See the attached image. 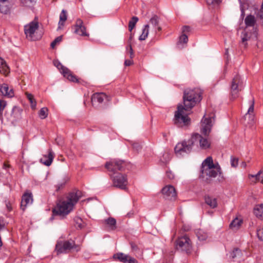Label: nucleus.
I'll return each instance as SVG.
<instances>
[{"instance_id":"nucleus-1","label":"nucleus","mask_w":263,"mask_h":263,"mask_svg":"<svg viewBox=\"0 0 263 263\" xmlns=\"http://www.w3.org/2000/svg\"><path fill=\"white\" fill-rule=\"evenodd\" d=\"M183 103L184 106L178 105L175 112L174 124L178 127L187 126L190 123V119L185 113L193 107L197 102L201 100V91L198 88L186 89L184 91Z\"/></svg>"},{"instance_id":"nucleus-2","label":"nucleus","mask_w":263,"mask_h":263,"mask_svg":"<svg viewBox=\"0 0 263 263\" xmlns=\"http://www.w3.org/2000/svg\"><path fill=\"white\" fill-rule=\"evenodd\" d=\"M82 196V192L79 190L69 193L66 200L61 201L57 204L56 208L53 210V214L58 215H67Z\"/></svg>"},{"instance_id":"nucleus-3","label":"nucleus","mask_w":263,"mask_h":263,"mask_svg":"<svg viewBox=\"0 0 263 263\" xmlns=\"http://www.w3.org/2000/svg\"><path fill=\"white\" fill-rule=\"evenodd\" d=\"M221 168L218 163L214 164L212 158L209 157L206 158L202 163L201 175L202 178L205 177L209 178H215L218 174H220Z\"/></svg>"},{"instance_id":"nucleus-4","label":"nucleus","mask_w":263,"mask_h":263,"mask_svg":"<svg viewBox=\"0 0 263 263\" xmlns=\"http://www.w3.org/2000/svg\"><path fill=\"white\" fill-rule=\"evenodd\" d=\"M194 145V141L192 136L188 140H184L178 143L175 147V152L177 156H184L192 151L193 146Z\"/></svg>"},{"instance_id":"nucleus-5","label":"nucleus","mask_w":263,"mask_h":263,"mask_svg":"<svg viewBox=\"0 0 263 263\" xmlns=\"http://www.w3.org/2000/svg\"><path fill=\"white\" fill-rule=\"evenodd\" d=\"M72 249L75 250L76 251H78L80 250V247L76 245L73 240L59 241L55 246L57 254L67 253Z\"/></svg>"},{"instance_id":"nucleus-6","label":"nucleus","mask_w":263,"mask_h":263,"mask_svg":"<svg viewBox=\"0 0 263 263\" xmlns=\"http://www.w3.org/2000/svg\"><path fill=\"white\" fill-rule=\"evenodd\" d=\"M242 87V81L239 75H236L233 79L230 86V95L231 99H235L238 97L240 91Z\"/></svg>"},{"instance_id":"nucleus-7","label":"nucleus","mask_w":263,"mask_h":263,"mask_svg":"<svg viewBox=\"0 0 263 263\" xmlns=\"http://www.w3.org/2000/svg\"><path fill=\"white\" fill-rule=\"evenodd\" d=\"M176 242L177 250L185 252L186 254H190L191 252L192 249L191 241L186 235L179 238Z\"/></svg>"},{"instance_id":"nucleus-8","label":"nucleus","mask_w":263,"mask_h":263,"mask_svg":"<svg viewBox=\"0 0 263 263\" xmlns=\"http://www.w3.org/2000/svg\"><path fill=\"white\" fill-rule=\"evenodd\" d=\"M111 178L114 186L121 190H126L128 180L126 175L118 173Z\"/></svg>"},{"instance_id":"nucleus-9","label":"nucleus","mask_w":263,"mask_h":263,"mask_svg":"<svg viewBox=\"0 0 263 263\" xmlns=\"http://www.w3.org/2000/svg\"><path fill=\"white\" fill-rule=\"evenodd\" d=\"M126 163L122 160H114L106 162L105 167L109 171L115 173L116 170L123 171L125 170Z\"/></svg>"},{"instance_id":"nucleus-10","label":"nucleus","mask_w":263,"mask_h":263,"mask_svg":"<svg viewBox=\"0 0 263 263\" xmlns=\"http://www.w3.org/2000/svg\"><path fill=\"white\" fill-rule=\"evenodd\" d=\"M54 65L57 67L63 76L71 82H77L78 79L66 67L64 66L58 60H54Z\"/></svg>"},{"instance_id":"nucleus-11","label":"nucleus","mask_w":263,"mask_h":263,"mask_svg":"<svg viewBox=\"0 0 263 263\" xmlns=\"http://www.w3.org/2000/svg\"><path fill=\"white\" fill-rule=\"evenodd\" d=\"M192 137L195 145L199 144L201 148L206 149L210 147L211 143L206 137H203L197 133L193 134Z\"/></svg>"},{"instance_id":"nucleus-12","label":"nucleus","mask_w":263,"mask_h":263,"mask_svg":"<svg viewBox=\"0 0 263 263\" xmlns=\"http://www.w3.org/2000/svg\"><path fill=\"white\" fill-rule=\"evenodd\" d=\"M163 197L168 200H175L177 197V193L175 187L171 185L164 186L161 190Z\"/></svg>"},{"instance_id":"nucleus-13","label":"nucleus","mask_w":263,"mask_h":263,"mask_svg":"<svg viewBox=\"0 0 263 263\" xmlns=\"http://www.w3.org/2000/svg\"><path fill=\"white\" fill-rule=\"evenodd\" d=\"M39 28V24L37 22L32 21L24 27V31L27 37L30 40H34L33 34Z\"/></svg>"},{"instance_id":"nucleus-14","label":"nucleus","mask_w":263,"mask_h":263,"mask_svg":"<svg viewBox=\"0 0 263 263\" xmlns=\"http://www.w3.org/2000/svg\"><path fill=\"white\" fill-rule=\"evenodd\" d=\"M212 118H203L201 123V133L205 137L208 136L211 132V127L212 126Z\"/></svg>"},{"instance_id":"nucleus-15","label":"nucleus","mask_w":263,"mask_h":263,"mask_svg":"<svg viewBox=\"0 0 263 263\" xmlns=\"http://www.w3.org/2000/svg\"><path fill=\"white\" fill-rule=\"evenodd\" d=\"M74 32L75 33L81 36H88L86 32V28L83 25V22L80 18L77 20L76 24L74 26Z\"/></svg>"},{"instance_id":"nucleus-16","label":"nucleus","mask_w":263,"mask_h":263,"mask_svg":"<svg viewBox=\"0 0 263 263\" xmlns=\"http://www.w3.org/2000/svg\"><path fill=\"white\" fill-rule=\"evenodd\" d=\"M113 257L123 263H138L136 259L123 253H116Z\"/></svg>"},{"instance_id":"nucleus-17","label":"nucleus","mask_w":263,"mask_h":263,"mask_svg":"<svg viewBox=\"0 0 263 263\" xmlns=\"http://www.w3.org/2000/svg\"><path fill=\"white\" fill-rule=\"evenodd\" d=\"M104 99L107 101L110 100V98L104 93H96L91 97V102L93 104L97 103H101Z\"/></svg>"},{"instance_id":"nucleus-18","label":"nucleus","mask_w":263,"mask_h":263,"mask_svg":"<svg viewBox=\"0 0 263 263\" xmlns=\"http://www.w3.org/2000/svg\"><path fill=\"white\" fill-rule=\"evenodd\" d=\"M33 201V198L31 193H25L22 198V201L21 204V209L24 211L26 207L29 204H31Z\"/></svg>"},{"instance_id":"nucleus-19","label":"nucleus","mask_w":263,"mask_h":263,"mask_svg":"<svg viewBox=\"0 0 263 263\" xmlns=\"http://www.w3.org/2000/svg\"><path fill=\"white\" fill-rule=\"evenodd\" d=\"M245 23L246 28L251 27H253L254 33L256 31V20L254 16L252 15H249L247 16L245 20Z\"/></svg>"},{"instance_id":"nucleus-20","label":"nucleus","mask_w":263,"mask_h":263,"mask_svg":"<svg viewBox=\"0 0 263 263\" xmlns=\"http://www.w3.org/2000/svg\"><path fill=\"white\" fill-rule=\"evenodd\" d=\"M0 91L4 96L12 98L14 96V92L12 89H9L7 84H0Z\"/></svg>"},{"instance_id":"nucleus-21","label":"nucleus","mask_w":263,"mask_h":263,"mask_svg":"<svg viewBox=\"0 0 263 263\" xmlns=\"http://www.w3.org/2000/svg\"><path fill=\"white\" fill-rule=\"evenodd\" d=\"M54 158L53 153L51 149H49L48 154L44 155L41 158L40 161L46 166L51 165Z\"/></svg>"},{"instance_id":"nucleus-22","label":"nucleus","mask_w":263,"mask_h":263,"mask_svg":"<svg viewBox=\"0 0 263 263\" xmlns=\"http://www.w3.org/2000/svg\"><path fill=\"white\" fill-rule=\"evenodd\" d=\"M254 100L252 99L251 101V105L249 108L247 113L245 115L244 118L245 120L248 118V122L251 123L254 120Z\"/></svg>"},{"instance_id":"nucleus-23","label":"nucleus","mask_w":263,"mask_h":263,"mask_svg":"<svg viewBox=\"0 0 263 263\" xmlns=\"http://www.w3.org/2000/svg\"><path fill=\"white\" fill-rule=\"evenodd\" d=\"M22 109L17 106H14L11 112V121L16 122L21 118Z\"/></svg>"},{"instance_id":"nucleus-24","label":"nucleus","mask_w":263,"mask_h":263,"mask_svg":"<svg viewBox=\"0 0 263 263\" xmlns=\"http://www.w3.org/2000/svg\"><path fill=\"white\" fill-rule=\"evenodd\" d=\"M9 72V67L7 65L5 61L2 58H0V73L7 76Z\"/></svg>"},{"instance_id":"nucleus-25","label":"nucleus","mask_w":263,"mask_h":263,"mask_svg":"<svg viewBox=\"0 0 263 263\" xmlns=\"http://www.w3.org/2000/svg\"><path fill=\"white\" fill-rule=\"evenodd\" d=\"M205 203L211 208H215L217 206V199L215 198L206 196L204 198Z\"/></svg>"},{"instance_id":"nucleus-26","label":"nucleus","mask_w":263,"mask_h":263,"mask_svg":"<svg viewBox=\"0 0 263 263\" xmlns=\"http://www.w3.org/2000/svg\"><path fill=\"white\" fill-rule=\"evenodd\" d=\"M254 214L257 217L263 219V204L255 205L254 208Z\"/></svg>"},{"instance_id":"nucleus-27","label":"nucleus","mask_w":263,"mask_h":263,"mask_svg":"<svg viewBox=\"0 0 263 263\" xmlns=\"http://www.w3.org/2000/svg\"><path fill=\"white\" fill-rule=\"evenodd\" d=\"M242 252L238 248H235L231 253V257L236 261H240L241 258Z\"/></svg>"},{"instance_id":"nucleus-28","label":"nucleus","mask_w":263,"mask_h":263,"mask_svg":"<svg viewBox=\"0 0 263 263\" xmlns=\"http://www.w3.org/2000/svg\"><path fill=\"white\" fill-rule=\"evenodd\" d=\"M159 17L156 15H154L149 20V22L159 31L161 30V27L159 26Z\"/></svg>"},{"instance_id":"nucleus-29","label":"nucleus","mask_w":263,"mask_h":263,"mask_svg":"<svg viewBox=\"0 0 263 263\" xmlns=\"http://www.w3.org/2000/svg\"><path fill=\"white\" fill-rule=\"evenodd\" d=\"M242 222L241 219L236 218L230 224V227L232 229L237 230Z\"/></svg>"},{"instance_id":"nucleus-30","label":"nucleus","mask_w":263,"mask_h":263,"mask_svg":"<svg viewBox=\"0 0 263 263\" xmlns=\"http://www.w3.org/2000/svg\"><path fill=\"white\" fill-rule=\"evenodd\" d=\"M249 178H254L255 179V182L256 181H260L261 183L263 184V171H260L258 172V173L256 175H249Z\"/></svg>"},{"instance_id":"nucleus-31","label":"nucleus","mask_w":263,"mask_h":263,"mask_svg":"<svg viewBox=\"0 0 263 263\" xmlns=\"http://www.w3.org/2000/svg\"><path fill=\"white\" fill-rule=\"evenodd\" d=\"M25 95L30 103L31 108L32 109H35L36 107V103L34 99L33 96L28 92H26L25 93Z\"/></svg>"},{"instance_id":"nucleus-32","label":"nucleus","mask_w":263,"mask_h":263,"mask_svg":"<svg viewBox=\"0 0 263 263\" xmlns=\"http://www.w3.org/2000/svg\"><path fill=\"white\" fill-rule=\"evenodd\" d=\"M148 29L149 25L147 24L144 26V28L142 30V33L139 36V40L140 41H143L146 39L148 34Z\"/></svg>"},{"instance_id":"nucleus-33","label":"nucleus","mask_w":263,"mask_h":263,"mask_svg":"<svg viewBox=\"0 0 263 263\" xmlns=\"http://www.w3.org/2000/svg\"><path fill=\"white\" fill-rule=\"evenodd\" d=\"M75 226L79 229H82L85 226V223L83 222L82 218L76 217L74 219Z\"/></svg>"},{"instance_id":"nucleus-34","label":"nucleus","mask_w":263,"mask_h":263,"mask_svg":"<svg viewBox=\"0 0 263 263\" xmlns=\"http://www.w3.org/2000/svg\"><path fill=\"white\" fill-rule=\"evenodd\" d=\"M67 20L66 11L63 10L60 15V21L59 22V28H60V26L64 25V22Z\"/></svg>"},{"instance_id":"nucleus-35","label":"nucleus","mask_w":263,"mask_h":263,"mask_svg":"<svg viewBox=\"0 0 263 263\" xmlns=\"http://www.w3.org/2000/svg\"><path fill=\"white\" fill-rule=\"evenodd\" d=\"M197 236L199 240H205L208 237V234L202 230H199L196 232Z\"/></svg>"},{"instance_id":"nucleus-36","label":"nucleus","mask_w":263,"mask_h":263,"mask_svg":"<svg viewBox=\"0 0 263 263\" xmlns=\"http://www.w3.org/2000/svg\"><path fill=\"white\" fill-rule=\"evenodd\" d=\"M138 18L136 16L132 17L131 20L128 23V29L129 31H132L134 28L135 27L136 23L138 21Z\"/></svg>"},{"instance_id":"nucleus-37","label":"nucleus","mask_w":263,"mask_h":263,"mask_svg":"<svg viewBox=\"0 0 263 263\" xmlns=\"http://www.w3.org/2000/svg\"><path fill=\"white\" fill-rule=\"evenodd\" d=\"M106 223L110 227L111 230L116 229V220L114 218H109L105 220Z\"/></svg>"},{"instance_id":"nucleus-38","label":"nucleus","mask_w":263,"mask_h":263,"mask_svg":"<svg viewBox=\"0 0 263 263\" xmlns=\"http://www.w3.org/2000/svg\"><path fill=\"white\" fill-rule=\"evenodd\" d=\"M250 38H251V35L249 33H248L246 32H245L243 33V35L241 38V42H242V44H243L244 45V47L245 48L247 47V41H248L249 40H250Z\"/></svg>"},{"instance_id":"nucleus-39","label":"nucleus","mask_w":263,"mask_h":263,"mask_svg":"<svg viewBox=\"0 0 263 263\" xmlns=\"http://www.w3.org/2000/svg\"><path fill=\"white\" fill-rule=\"evenodd\" d=\"M48 109L47 107H43L39 111V117L42 119H45L48 116Z\"/></svg>"},{"instance_id":"nucleus-40","label":"nucleus","mask_w":263,"mask_h":263,"mask_svg":"<svg viewBox=\"0 0 263 263\" xmlns=\"http://www.w3.org/2000/svg\"><path fill=\"white\" fill-rule=\"evenodd\" d=\"M257 235L259 239L263 241V226L257 230Z\"/></svg>"},{"instance_id":"nucleus-41","label":"nucleus","mask_w":263,"mask_h":263,"mask_svg":"<svg viewBox=\"0 0 263 263\" xmlns=\"http://www.w3.org/2000/svg\"><path fill=\"white\" fill-rule=\"evenodd\" d=\"M62 36H60L56 37L54 40L51 43V47L54 48L57 43L60 42L62 41Z\"/></svg>"},{"instance_id":"nucleus-42","label":"nucleus","mask_w":263,"mask_h":263,"mask_svg":"<svg viewBox=\"0 0 263 263\" xmlns=\"http://www.w3.org/2000/svg\"><path fill=\"white\" fill-rule=\"evenodd\" d=\"M238 159L236 158L231 157V164L232 167H236L238 165Z\"/></svg>"},{"instance_id":"nucleus-43","label":"nucleus","mask_w":263,"mask_h":263,"mask_svg":"<svg viewBox=\"0 0 263 263\" xmlns=\"http://www.w3.org/2000/svg\"><path fill=\"white\" fill-rule=\"evenodd\" d=\"M188 41V37L186 35L183 34L179 39V42L183 43H186Z\"/></svg>"},{"instance_id":"nucleus-44","label":"nucleus","mask_w":263,"mask_h":263,"mask_svg":"<svg viewBox=\"0 0 263 263\" xmlns=\"http://www.w3.org/2000/svg\"><path fill=\"white\" fill-rule=\"evenodd\" d=\"M0 11L3 13L6 14L9 11V8L6 6L0 5Z\"/></svg>"},{"instance_id":"nucleus-45","label":"nucleus","mask_w":263,"mask_h":263,"mask_svg":"<svg viewBox=\"0 0 263 263\" xmlns=\"http://www.w3.org/2000/svg\"><path fill=\"white\" fill-rule=\"evenodd\" d=\"M221 2V0H206L208 5H217Z\"/></svg>"},{"instance_id":"nucleus-46","label":"nucleus","mask_w":263,"mask_h":263,"mask_svg":"<svg viewBox=\"0 0 263 263\" xmlns=\"http://www.w3.org/2000/svg\"><path fill=\"white\" fill-rule=\"evenodd\" d=\"M126 50L127 51H129V52L130 53V58H133L134 57V54L130 44H129L128 46L127 47Z\"/></svg>"},{"instance_id":"nucleus-47","label":"nucleus","mask_w":263,"mask_h":263,"mask_svg":"<svg viewBox=\"0 0 263 263\" xmlns=\"http://www.w3.org/2000/svg\"><path fill=\"white\" fill-rule=\"evenodd\" d=\"M6 105H7L6 101L3 100H0V110H1V111H3V110L5 108Z\"/></svg>"},{"instance_id":"nucleus-48","label":"nucleus","mask_w":263,"mask_h":263,"mask_svg":"<svg viewBox=\"0 0 263 263\" xmlns=\"http://www.w3.org/2000/svg\"><path fill=\"white\" fill-rule=\"evenodd\" d=\"M133 148L135 149L136 151L138 152L141 150L142 147L141 145L138 143H134L133 144Z\"/></svg>"},{"instance_id":"nucleus-49","label":"nucleus","mask_w":263,"mask_h":263,"mask_svg":"<svg viewBox=\"0 0 263 263\" xmlns=\"http://www.w3.org/2000/svg\"><path fill=\"white\" fill-rule=\"evenodd\" d=\"M166 176L170 179H172L174 178V175L171 171L166 172Z\"/></svg>"},{"instance_id":"nucleus-50","label":"nucleus","mask_w":263,"mask_h":263,"mask_svg":"<svg viewBox=\"0 0 263 263\" xmlns=\"http://www.w3.org/2000/svg\"><path fill=\"white\" fill-rule=\"evenodd\" d=\"M33 0H21L22 3L26 6H29L28 2L31 3Z\"/></svg>"},{"instance_id":"nucleus-51","label":"nucleus","mask_w":263,"mask_h":263,"mask_svg":"<svg viewBox=\"0 0 263 263\" xmlns=\"http://www.w3.org/2000/svg\"><path fill=\"white\" fill-rule=\"evenodd\" d=\"M133 64V62L132 60H126L125 61L124 64L126 66H129Z\"/></svg>"},{"instance_id":"nucleus-52","label":"nucleus","mask_w":263,"mask_h":263,"mask_svg":"<svg viewBox=\"0 0 263 263\" xmlns=\"http://www.w3.org/2000/svg\"><path fill=\"white\" fill-rule=\"evenodd\" d=\"M65 183V182H63V183H59L58 184H57V186H56V187H57L56 190L57 191L60 190L61 188L63 187V186L64 185Z\"/></svg>"},{"instance_id":"nucleus-53","label":"nucleus","mask_w":263,"mask_h":263,"mask_svg":"<svg viewBox=\"0 0 263 263\" xmlns=\"http://www.w3.org/2000/svg\"><path fill=\"white\" fill-rule=\"evenodd\" d=\"M190 27H189L187 26H183L182 28V32L183 33L189 32V31H190Z\"/></svg>"},{"instance_id":"nucleus-54","label":"nucleus","mask_w":263,"mask_h":263,"mask_svg":"<svg viewBox=\"0 0 263 263\" xmlns=\"http://www.w3.org/2000/svg\"><path fill=\"white\" fill-rule=\"evenodd\" d=\"M131 247L133 250H135L137 249L136 245L134 244L133 243H131Z\"/></svg>"},{"instance_id":"nucleus-55","label":"nucleus","mask_w":263,"mask_h":263,"mask_svg":"<svg viewBox=\"0 0 263 263\" xmlns=\"http://www.w3.org/2000/svg\"><path fill=\"white\" fill-rule=\"evenodd\" d=\"M133 34L131 33L129 35V39H128L129 44H130V41L133 40Z\"/></svg>"},{"instance_id":"nucleus-56","label":"nucleus","mask_w":263,"mask_h":263,"mask_svg":"<svg viewBox=\"0 0 263 263\" xmlns=\"http://www.w3.org/2000/svg\"><path fill=\"white\" fill-rule=\"evenodd\" d=\"M247 166L246 163L245 162H242L241 164V166L245 168Z\"/></svg>"},{"instance_id":"nucleus-57","label":"nucleus","mask_w":263,"mask_h":263,"mask_svg":"<svg viewBox=\"0 0 263 263\" xmlns=\"http://www.w3.org/2000/svg\"><path fill=\"white\" fill-rule=\"evenodd\" d=\"M9 167V165H8V164H7L5 163V164H4V167L5 168H8V167Z\"/></svg>"},{"instance_id":"nucleus-58","label":"nucleus","mask_w":263,"mask_h":263,"mask_svg":"<svg viewBox=\"0 0 263 263\" xmlns=\"http://www.w3.org/2000/svg\"><path fill=\"white\" fill-rule=\"evenodd\" d=\"M163 157H168V159H169V158H170V156H169V154H165L163 155Z\"/></svg>"},{"instance_id":"nucleus-59","label":"nucleus","mask_w":263,"mask_h":263,"mask_svg":"<svg viewBox=\"0 0 263 263\" xmlns=\"http://www.w3.org/2000/svg\"><path fill=\"white\" fill-rule=\"evenodd\" d=\"M241 12H242V14H241V15H243V16H244V15H245V12H244L243 10H241Z\"/></svg>"},{"instance_id":"nucleus-60","label":"nucleus","mask_w":263,"mask_h":263,"mask_svg":"<svg viewBox=\"0 0 263 263\" xmlns=\"http://www.w3.org/2000/svg\"><path fill=\"white\" fill-rule=\"evenodd\" d=\"M241 3L244 2L245 0H239Z\"/></svg>"},{"instance_id":"nucleus-61","label":"nucleus","mask_w":263,"mask_h":263,"mask_svg":"<svg viewBox=\"0 0 263 263\" xmlns=\"http://www.w3.org/2000/svg\"><path fill=\"white\" fill-rule=\"evenodd\" d=\"M6 0H0V2H5Z\"/></svg>"}]
</instances>
